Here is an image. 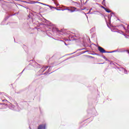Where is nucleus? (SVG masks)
I'll use <instances>...</instances> for the list:
<instances>
[{
    "label": "nucleus",
    "instance_id": "1",
    "mask_svg": "<svg viewBox=\"0 0 129 129\" xmlns=\"http://www.w3.org/2000/svg\"><path fill=\"white\" fill-rule=\"evenodd\" d=\"M98 50L99 51L101 52V53H108L109 51H106L105 50H104L103 49V48L100 47V46H99L98 47Z\"/></svg>",
    "mask_w": 129,
    "mask_h": 129
},
{
    "label": "nucleus",
    "instance_id": "2",
    "mask_svg": "<svg viewBox=\"0 0 129 129\" xmlns=\"http://www.w3.org/2000/svg\"><path fill=\"white\" fill-rule=\"evenodd\" d=\"M72 4H73V6H75V7H80V3L78 2H75L74 1H72Z\"/></svg>",
    "mask_w": 129,
    "mask_h": 129
},
{
    "label": "nucleus",
    "instance_id": "3",
    "mask_svg": "<svg viewBox=\"0 0 129 129\" xmlns=\"http://www.w3.org/2000/svg\"><path fill=\"white\" fill-rule=\"evenodd\" d=\"M38 129H46V124H42L38 126Z\"/></svg>",
    "mask_w": 129,
    "mask_h": 129
},
{
    "label": "nucleus",
    "instance_id": "4",
    "mask_svg": "<svg viewBox=\"0 0 129 129\" xmlns=\"http://www.w3.org/2000/svg\"><path fill=\"white\" fill-rule=\"evenodd\" d=\"M76 10H77V8L74 7H71L70 9V12L71 13H74V12H76Z\"/></svg>",
    "mask_w": 129,
    "mask_h": 129
},
{
    "label": "nucleus",
    "instance_id": "5",
    "mask_svg": "<svg viewBox=\"0 0 129 129\" xmlns=\"http://www.w3.org/2000/svg\"><path fill=\"white\" fill-rule=\"evenodd\" d=\"M118 50V52H120V53L127 51V50H125V49H124V48H120Z\"/></svg>",
    "mask_w": 129,
    "mask_h": 129
},
{
    "label": "nucleus",
    "instance_id": "6",
    "mask_svg": "<svg viewBox=\"0 0 129 129\" xmlns=\"http://www.w3.org/2000/svg\"><path fill=\"white\" fill-rule=\"evenodd\" d=\"M120 71H123L124 72V73L125 74H127V71L125 70V69H123V68H120L119 69Z\"/></svg>",
    "mask_w": 129,
    "mask_h": 129
},
{
    "label": "nucleus",
    "instance_id": "7",
    "mask_svg": "<svg viewBox=\"0 0 129 129\" xmlns=\"http://www.w3.org/2000/svg\"><path fill=\"white\" fill-rule=\"evenodd\" d=\"M9 108H10V109H12V110H14L15 105H12V104H11V105H9Z\"/></svg>",
    "mask_w": 129,
    "mask_h": 129
},
{
    "label": "nucleus",
    "instance_id": "8",
    "mask_svg": "<svg viewBox=\"0 0 129 129\" xmlns=\"http://www.w3.org/2000/svg\"><path fill=\"white\" fill-rule=\"evenodd\" d=\"M4 105H7V104L0 103V109L4 108Z\"/></svg>",
    "mask_w": 129,
    "mask_h": 129
},
{
    "label": "nucleus",
    "instance_id": "9",
    "mask_svg": "<svg viewBox=\"0 0 129 129\" xmlns=\"http://www.w3.org/2000/svg\"><path fill=\"white\" fill-rule=\"evenodd\" d=\"M39 4H41V5H43L44 6H47V7H50V8L51 9H56V8H54L53 7L47 5H46V4H44V3H40V2H39Z\"/></svg>",
    "mask_w": 129,
    "mask_h": 129
},
{
    "label": "nucleus",
    "instance_id": "10",
    "mask_svg": "<svg viewBox=\"0 0 129 129\" xmlns=\"http://www.w3.org/2000/svg\"><path fill=\"white\" fill-rule=\"evenodd\" d=\"M39 4H41V5H43L44 6H47V7H50V8L51 9H56V8H54L53 7L47 5H46V4H44V3H40V2H39Z\"/></svg>",
    "mask_w": 129,
    "mask_h": 129
},
{
    "label": "nucleus",
    "instance_id": "11",
    "mask_svg": "<svg viewBox=\"0 0 129 129\" xmlns=\"http://www.w3.org/2000/svg\"><path fill=\"white\" fill-rule=\"evenodd\" d=\"M49 67L48 66H45L43 68H42L41 69V71H42V72H44V71H45L47 68H48Z\"/></svg>",
    "mask_w": 129,
    "mask_h": 129
},
{
    "label": "nucleus",
    "instance_id": "12",
    "mask_svg": "<svg viewBox=\"0 0 129 129\" xmlns=\"http://www.w3.org/2000/svg\"><path fill=\"white\" fill-rule=\"evenodd\" d=\"M113 32H116L117 33H119V34H121V33H122V31H119V30H117V31H115L114 30H112Z\"/></svg>",
    "mask_w": 129,
    "mask_h": 129
},
{
    "label": "nucleus",
    "instance_id": "13",
    "mask_svg": "<svg viewBox=\"0 0 129 129\" xmlns=\"http://www.w3.org/2000/svg\"><path fill=\"white\" fill-rule=\"evenodd\" d=\"M105 11L107 12V13H111V11L106 9V8H105Z\"/></svg>",
    "mask_w": 129,
    "mask_h": 129
},
{
    "label": "nucleus",
    "instance_id": "14",
    "mask_svg": "<svg viewBox=\"0 0 129 129\" xmlns=\"http://www.w3.org/2000/svg\"><path fill=\"white\" fill-rule=\"evenodd\" d=\"M114 52H118V49L112 51H109V52H108V53H114Z\"/></svg>",
    "mask_w": 129,
    "mask_h": 129
},
{
    "label": "nucleus",
    "instance_id": "15",
    "mask_svg": "<svg viewBox=\"0 0 129 129\" xmlns=\"http://www.w3.org/2000/svg\"><path fill=\"white\" fill-rule=\"evenodd\" d=\"M112 15V14H111L110 15V16H108V20H109V22L110 23V17H112V15Z\"/></svg>",
    "mask_w": 129,
    "mask_h": 129
},
{
    "label": "nucleus",
    "instance_id": "16",
    "mask_svg": "<svg viewBox=\"0 0 129 129\" xmlns=\"http://www.w3.org/2000/svg\"><path fill=\"white\" fill-rule=\"evenodd\" d=\"M62 11H69L70 12V9L66 8L65 9L62 10Z\"/></svg>",
    "mask_w": 129,
    "mask_h": 129
},
{
    "label": "nucleus",
    "instance_id": "17",
    "mask_svg": "<svg viewBox=\"0 0 129 129\" xmlns=\"http://www.w3.org/2000/svg\"><path fill=\"white\" fill-rule=\"evenodd\" d=\"M91 12V11L89 10L88 14H91V15H93V12L90 13Z\"/></svg>",
    "mask_w": 129,
    "mask_h": 129
},
{
    "label": "nucleus",
    "instance_id": "18",
    "mask_svg": "<svg viewBox=\"0 0 129 129\" xmlns=\"http://www.w3.org/2000/svg\"><path fill=\"white\" fill-rule=\"evenodd\" d=\"M73 37H74V40H77V39H78V38H75V37H76V38L77 37V36H76V35H75V36H74Z\"/></svg>",
    "mask_w": 129,
    "mask_h": 129
},
{
    "label": "nucleus",
    "instance_id": "19",
    "mask_svg": "<svg viewBox=\"0 0 129 129\" xmlns=\"http://www.w3.org/2000/svg\"><path fill=\"white\" fill-rule=\"evenodd\" d=\"M105 2V0H103V2H102V5H103V4H104V2Z\"/></svg>",
    "mask_w": 129,
    "mask_h": 129
},
{
    "label": "nucleus",
    "instance_id": "20",
    "mask_svg": "<svg viewBox=\"0 0 129 129\" xmlns=\"http://www.w3.org/2000/svg\"><path fill=\"white\" fill-rule=\"evenodd\" d=\"M102 9H104V10H105V9H106L105 7H104L103 6H102Z\"/></svg>",
    "mask_w": 129,
    "mask_h": 129
},
{
    "label": "nucleus",
    "instance_id": "21",
    "mask_svg": "<svg viewBox=\"0 0 129 129\" xmlns=\"http://www.w3.org/2000/svg\"><path fill=\"white\" fill-rule=\"evenodd\" d=\"M104 59H105V60H107V58H106L105 56L104 57Z\"/></svg>",
    "mask_w": 129,
    "mask_h": 129
},
{
    "label": "nucleus",
    "instance_id": "22",
    "mask_svg": "<svg viewBox=\"0 0 129 129\" xmlns=\"http://www.w3.org/2000/svg\"><path fill=\"white\" fill-rule=\"evenodd\" d=\"M9 19V17L7 18V19H5V21H7V19Z\"/></svg>",
    "mask_w": 129,
    "mask_h": 129
},
{
    "label": "nucleus",
    "instance_id": "23",
    "mask_svg": "<svg viewBox=\"0 0 129 129\" xmlns=\"http://www.w3.org/2000/svg\"><path fill=\"white\" fill-rule=\"evenodd\" d=\"M93 55H98V54L97 53H94V54H93Z\"/></svg>",
    "mask_w": 129,
    "mask_h": 129
},
{
    "label": "nucleus",
    "instance_id": "24",
    "mask_svg": "<svg viewBox=\"0 0 129 129\" xmlns=\"http://www.w3.org/2000/svg\"><path fill=\"white\" fill-rule=\"evenodd\" d=\"M51 68V67H49V68L48 69V71H50V69Z\"/></svg>",
    "mask_w": 129,
    "mask_h": 129
},
{
    "label": "nucleus",
    "instance_id": "25",
    "mask_svg": "<svg viewBox=\"0 0 129 129\" xmlns=\"http://www.w3.org/2000/svg\"><path fill=\"white\" fill-rule=\"evenodd\" d=\"M3 101H8V100H3Z\"/></svg>",
    "mask_w": 129,
    "mask_h": 129
},
{
    "label": "nucleus",
    "instance_id": "26",
    "mask_svg": "<svg viewBox=\"0 0 129 129\" xmlns=\"http://www.w3.org/2000/svg\"><path fill=\"white\" fill-rule=\"evenodd\" d=\"M24 71H25V69L23 70V71L22 72L21 74L23 73V72H24Z\"/></svg>",
    "mask_w": 129,
    "mask_h": 129
},
{
    "label": "nucleus",
    "instance_id": "27",
    "mask_svg": "<svg viewBox=\"0 0 129 129\" xmlns=\"http://www.w3.org/2000/svg\"><path fill=\"white\" fill-rule=\"evenodd\" d=\"M57 11H60V9H56Z\"/></svg>",
    "mask_w": 129,
    "mask_h": 129
},
{
    "label": "nucleus",
    "instance_id": "28",
    "mask_svg": "<svg viewBox=\"0 0 129 129\" xmlns=\"http://www.w3.org/2000/svg\"><path fill=\"white\" fill-rule=\"evenodd\" d=\"M64 44L66 46H67V44L66 43H64Z\"/></svg>",
    "mask_w": 129,
    "mask_h": 129
},
{
    "label": "nucleus",
    "instance_id": "29",
    "mask_svg": "<svg viewBox=\"0 0 129 129\" xmlns=\"http://www.w3.org/2000/svg\"><path fill=\"white\" fill-rule=\"evenodd\" d=\"M47 35L49 36V37H51L50 35H49V34H48V33H47Z\"/></svg>",
    "mask_w": 129,
    "mask_h": 129
},
{
    "label": "nucleus",
    "instance_id": "30",
    "mask_svg": "<svg viewBox=\"0 0 129 129\" xmlns=\"http://www.w3.org/2000/svg\"><path fill=\"white\" fill-rule=\"evenodd\" d=\"M85 49V48H83V49H81V50H84Z\"/></svg>",
    "mask_w": 129,
    "mask_h": 129
},
{
    "label": "nucleus",
    "instance_id": "31",
    "mask_svg": "<svg viewBox=\"0 0 129 129\" xmlns=\"http://www.w3.org/2000/svg\"><path fill=\"white\" fill-rule=\"evenodd\" d=\"M92 10V8H91L90 10V11H91Z\"/></svg>",
    "mask_w": 129,
    "mask_h": 129
},
{
    "label": "nucleus",
    "instance_id": "32",
    "mask_svg": "<svg viewBox=\"0 0 129 129\" xmlns=\"http://www.w3.org/2000/svg\"><path fill=\"white\" fill-rule=\"evenodd\" d=\"M123 28H124V30H125V28H124V27H123Z\"/></svg>",
    "mask_w": 129,
    "mask_h": 129
},
{
    "label": "nucleus",
    "instance_id": "33",
    "mask_svg": "<svg viewBox=\"0 0 129 129\" xmlns=\"http://www.w3.org/2000/svg\"><path fill=\"white\" fill-rule=\"evenodd\" d=\"M28 17H29V18H30V16H29Z\"/></svg>",
    "mask_w": 129,
    "mask_h": 129
}]
</instances>
